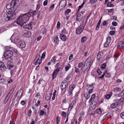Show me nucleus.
Wrapping results in <instances>:
<instances>
[{
	"label": "nucleus",
	"mask_w": 124,
	"mask_h": 124,
	"mask_svg": "<svg viewBox=\"0 0 124 124\" xmlns=\"http://www.w3.org/2000/svg\"><path fill=\"white\" fill-rule=\"evenodd\" d=\"M23 92V91L22 89H20L19 90L17 93V95L18 97H19V98H20L21 97L22 95Z\"/></svg>",
	"instance_id": "obj_18"
},
{
	"label": "nucleus",
	"mask_w": 124,
	"mask_h": 124,
	"mask_svg": "<svg viewBox=\"0 0 124 124\" xmlns=\"http://www.w3.org/2000/svg\"><path fill=\"white\" fill-rule=\"evenodd\" d=\"M52 96V94L49 93L47 94L45 97V99L46 100H49L51 98Z\"/></svg>",
	"instance_id": "obj_21"
},
{
	"label": "nucleus",
	"mask_w": 124,
	"mask_h": 124,
	"mask_svg": "<svg viewBox=\"0 0 124 124\" xmlns=\"http://www.w3.org/2000/svg\"><path fill=\"white\" fill-rule=\"evenodd\" d=\"M40 5L39 4H38L37 5L36 8L37 10L39 9Z\"/></svg>",
	"instance_id": "obj_61"
},
{
	"label": "nucleus",
	"mask_w": 124,
	"mask_h": 124,
	"mask_svg": "<svg viewBox=\"0 0 124 124\" xmlns=\"http://www.w3.org/2000/svg\"><path fill=\"white\" fill-rule=\"evenodd\" d=\"M13 40L15 42L18 44L20 41L18 38L17 37L15 38Z\"/></svg>",
	"instance_id": "obj_25"
},
{
	"label": "nucleus",
	"mask_w": 124,
	"mask_h": 124,
	"mask_svg": "<svg viewBox=\"0 0 124 124\" xmlns=\"http://www.w3.org/2000/svg\"><path fill=\"white\" fill-rule=\"evenodd\" d=\"M7 69L5 65H3L0 68V70L3 71H5Z\"/></svg>",
	"instance_id": "obj_26"
},
{
	"label": "nucleus",
	"mask_w": 124,
	"mask_h": 124,
	"mask_svg": "<svg viewBox=\"0 0 124 124\" xmlns=\"http://www.w3.org/2000/svg\"><path fill=\"white\" fill-rule=\"evenodd\" d=\"M54 39V42H57V41H58V36H56L55 37Z\"/></svg>",
	"instance_id": "obj_47"
},
{
	"label": "nucleus",
	"mask_w": 124,
	"mask_h": 124,
	"mask_svg": "<svg viewBox=\"0 0 124 124\" xmlns=\"http://www.w3.org/2000/svg\"><path fill=\"white\" fill-rule=\"evenodd\" d=\"M68 94L69 95L71 96H72V92L71 91H68Z\"/></svg>",
	"instance_id": "obj_46"
},
{
	"label": "nucleus",
	"mask_w": 124,
	"mask_h": 124,
	"mask_svg": "<svg viewBox=\"0 0 124 124\" xmlns=\"http://www.w3.org/2000/svg\"><path fill=\"white\" fill-rule=\"evenodd\" d=\"M27 14V13L20 16L17 18L16 23L21 26V25L26 23L28 21L30 18Z\"/></svg>",
	"instance_id": "obj_2"
},
{
	"label": "nucleus",
	"mask_w": 124,
	"mask_h": 124,
	"mask_svg": "<svg viewBox=\"0 0 124 124\" xmlns=\"http://www.w3.org/2000/svg\"><path fill=\"white\" fill-rule=\"evenodd\" d=\"M112 25L115 26H116L117 25V23L116 22L114 21L112 22Z\"/></svg>",
	"instance_id": "obj_56"
},
{
	"label": "nucleus",
	"mask_w": 124,
	"mask_h": 124,
	"mask_svg": "<svg viewBox=\"0 0 124 124\" xmlns=\"http://www.w3.org/2000/svg\"><path fill=\"white\" fill-rule=\"evenodd\" d=\"M91 58V57L88 58L86 60L84 64H85L86 65L89 67V66L90 65L92 61V60Z\"/></svg>",
	"instance_id": "obj_8"
},
{
	"label": "nucleus",
	"mask_w": 124,
	"mask_h": 124,
	"mask_svg": "<svg viewBox=\"0 0 124 124\" xmlns=\"http://www.w3.org/2000/svg\"><path fill=\"white\" fill-rule=\"evenodd\" d=\"M71 11V10L70 9H68L65 11V15H68L69 13H70Z\"/></svg>",
	"instance_id": "obj_29"
},
{
	"label": "nucleus",
	"mask_w": 124,
	"mask_h": 124,
	"mask_svg": "<svg viewBox=\"0 0 124 124\" xmlns=\"http://www.w3.org/2000/svg\"><path fill=\"white\" fill-rule=\"evenodd\" d=\"M115 31H110L109 33L110 34L112 35H113L115 34Z\"/></svg>",
	"instance_id": "obj_53"
},
{
	"label": "nucleus",
	"mask_w": 124,
	"mask_h": 124,
	"mask_svg": "<svg viewBox=\"0 0 124 124\" xmlns=\"http://www.w3.org/2000/svg\"><path fill=\"white\" fill-rule=\"evenodd\" d=\"M77 124V120L75 119L72 122L71 124Z\"/></svg>",
	"instance_id": "obj_49"
},
{
	"label": "nucleus",
	"mask_w": 124,
	"mask_h": 124,
	"mask_svg": "<svg viewBox=\"0 0 124 124\" xmlns=\"http://www.w3.org/2000/svg\"><path fill=\"white\" fill-rule=\"evenodd\" d=\"M74 85H71L69 87V90L70 91H72L75 87Z\"/></svg>",
	"instance_id": "obj_30"
},
{
	"label": "nucleus",
	"mask_w": 124,
	"mask_h": 124,
	"mask_svg": "<svg viewBox=\"0 0 124 124\" xmlns=\"http://www.w3.org/2000/svg\"><path fill=\"white\" fill-rule=\"evenodd\" d=\"M96 112L98 114H100L101 113L102 111L101 110V109L99 108V109H97L96 110Z\"/></svg>",
	"instance_id": "obj_39"
},
{
	"label": "nucleus",
	"mask_w": 124,
	"mask_h": 124,
	"mask_svg": "<svg viewBox=\"0 0 124 124\" xmlns=\"http://www.w3.org/2000/svg\"><path fill=\"white\" fill-rule=\"evenodd\" d=\"M109 44V43H108L107 42H106L104 44V46L105 47H107L108 46Z\"/></svg>",
	"instance_id": "obj_57"
},
{
	"label": "nucleus",
	"mask_w": 124,
	"mask_h": 124,
	"mask_svg": "<svg viewBox=\"0 0 124 124\" xmlns=\"http://www.w3.org/2000/svg\"><path fill=\"white\" fill-rule=\"evenodd\" d=\"M48 0H46L43 3V5L44 6H45L47 5V4Z\"/></svg>",
	"instance_id": "obj_60"
},
{
	"label": "nucleus",
	"mask_w": 124,
	"mask_h": 124,
	"mask_svg": "<svg viewBox=\"0 0 124 124\" xmlns=\"http://www.w3.org/2000/svg\"><path fill=\"white\" fill-rule=\"evenodd\" d=\"M84 64L83 67L81 68V70L82 71H85L87 70L89 67L86 65L85 64Z\"/></svg>",
	"instance_id": "obj_19"
},
{
	"label": "nucleus",
	"mask_w": 124,
	"mask_h": 124,
	"mask_svg": "<svg viewBox=\"0 0 124 124\" xmlns=\"http://www.w3.org/2000/svg\"><path fill=\"white\" fill-rule=\"evenodd\" d=\"M46 52H44L42 55L41 56V59L42 60V59H44L45 56V55L46 54Z\"/></svg>",
	"instance_id": "obj_31"
},
{
	"label": "nucleus",
	"mask_w": 124,
	"mask_h": 124,
	"mask_svg": "<svg viewBox=\"0 0 124 124\" xmlns=\"http://www.w3.org/2000/svg\"><path fill=\"white\" fill-rule=\"evenodd\" d=\"M18 45H19L21 48H23L25 46V42L23 41H20L18 43Z\"/></svg>",
	"instance_id": "obj_15"
},
{
	"label": "nucleus",
	"mask_w": 124,
	"mask_h": 124,
	"mask_svg": "<svg viewBox=\"0 0 124 124\" xmlns=\"http://www.w3.org/2000/svg\"><path fill=\"white\" fill-rule=\"evenodd\" d=\"M124 95V93H123V92L122 91L121 93L119 94L118 95V96L119 97H122Z\"/></svg>",
	"instance_id": "obj_45"
},
{
	"label": "nucleus",
	"mask_w": 124,
	"mask_h": 124,
	"mask_svg": "<svg viewBox=\"0 0 124 124\" xmlns=\"http://www.w3.org/2000/svg\"><path fill=\"white\" fill-rule=\"evenodd\" d=\"M6 8L8 9H14V7H12V2H11V3H8L6 6Z\"/></svg>",
	"instance_id": "obj_16"
},
{
	"label": "nucleus",
	"mask_w": 124,
	"mask_h": 124,
	"mask_svg": "<svg viewBox=\"0 0 124 124\" xmlns=\"http://www.w3.org/2000/svg\"><path fill=\"white\" fill-rule=\"evenodd\" d=\"M46 112H44V111L42 110H40L39 112V115L40 116H42L44 114H46Z\"/></svg>",
	"instance_id": "obj_36"
},
{
	"label": "nucleus",
	"mask_w": 124,
	"mask_h": 124,
	"mask_svg": "<svg viewBox=\"0 0 124 124\" xmlns=\"http://www.w3.org/2000/svg\"><path fill=\"white\" fill-rule=\"evenodd\" d=\"M62 33L64 34H67V31L66 30V29L65 28H64L63 30H62Z\"/></svg>",
	"instance_id": "obj_42"
},
{
	"label": "nucleus",
	"mask_w": 124,
	"mask_h": 124,
	"mask_svg": "<svg viewBox=\"0 0 124 124\" xmlns=\"http://www.w3.org/2000/svg\"><path fill=\"white\" fill-rule=\"evenodd\" d=\"M108 23V21H104L103 23V25L104 26H106L107 25Z\"/></svg>",
	"instance_id": "obj_52"
},
{
	"label": "nucleus",
	"mask_w": 124,
	"mask_h": 124,
	"mask_svg": "<svg viewBox=\"0 0 124 124\" xmlns=\"http://www.w3.org/2000/svg\"><path fill=\"white\" fill-rule=\"evenodd\" d=\"M84 96L85 97L86 99H87L89 98L90 97V95L89 93H85L84 94Z\"/></svg>",
	"instance_id": "obj_23"
},
{
	"label": "nucleus",
	"mask_w": 124,
	"mask_h": 124,
	"mask_svg": "<svg viewBox=\"0 0 124 124\" xmlns=\"http://www.w3.org/2000/svg\"><path fill=\"white\" fill-rule=\"evenodd\" d=\"M111 38L110 37H108L107 38L106 42L108 43L109 44L111 41Z\"/></svg>",
	"instance_id": "obj_33"
},
{
	"label": "nucleus",
	"mask_w": 124,
	"mask_h": 124,
	"mask_svg": "<svg viewBox=\"0 0 124 124\" xmlns=\"http://www.w3.org/2000/svg\"><path fill=\"white\" fill-rule=\"evenodd\" d=\"M32 112V111L31 109H29L28 110V115L29 117H30L31 116V113Z\"/></svg>",
	"instance_id": "obj_48"
},
{
	"label": "nucleus",
	"mask_w": 124,
	"mask_h": 124,
	"mask_svg": "<svg viewBox=\"0 0 124 124\" xmlns=\"http://www.w3.org/2000/svg\"><path fill=\"white\" fill-rule=\"evenodd\" d=\"M82 16L80 13H79L77 16L76 20L79 22H80L81 20Z\"/></svg>",
	"instance_id": "obj_13"
},
{
	"label": "nucleus",
	"mask_w": 124,
	"mask_h": 124,
	"mask_svg": "<svg viewBox=\"0 0 124 124\" xmlns=\"http://www.w3.org/2000/svg\"><path fill=\"white\" fill-rule=\"evenodd\" d=\"M61 118L60 117H58L57 119V124H60V122Z\"/></svg>",
	"instance_id": "obj_44"
},
{
	"label": "nucleus",
	"mask_w": 124,
	"mask_h": 124,
	"mask_svg": "<svg viewBox=\"0 0 124 124\" xmlns=\"http://www.w3.org/2000/svg\"><path fill=\"white\" fill-rule=\"evenodd\" d=\"M42 60H40L39 59V58L35 62V65H37L38 64H40Z\"/></svg>",
	"instance_id": "obj_22"
},
{
	"label": "nucleus",
	"mask_w": 124,
	"mask_h": 124,
	"mask_svg": "<svg viewBox=\"0 0 124 124\" xmlns=\"http://www.w3.org/2000/svg\"><path fill=\"white\" fill-rule=\"evenodd\" d=\"M118 104V103L117 102L113 103L111 105L110 107L112 109L116 107Z\"/></svg>",
	"instance_id": "obj_20"
},
{
	"label": "nucleus",
	"mask_w": 124,
	"mask_h": 124,
	"mask_svg": "<svg viewBox=\"0 0 124 124\" xmlns=\"http://www.w3.org/2000/svg\"><path fill=\"white\" fill-rule=\"evenodd\" d=\"M85 3V1H84V2L83 3H82V5L80 6H79L78 7V11L79 10H80V9H81L83 7V6L84 5Z\"/></svg>",
	"instance_id": "obj_38"
},
{
	"label": "nucleus",
	"mask_w": 124,
	"mask_h": 124,
	"mask_svg": "<svg viewBox=\"0 0 124 124\" xmlns=\"http://www.w3.org/2000/svg\"><path fill=\"white\" fill-rule=\"evenodd\" d=\"M104 73L105 74V76L106 77L109 78L110 77V75L108 73L105 72V73Z\"/></svg>",
	"instance_id": "obj_43"
},
{
	"label": "nucleus",
	"mask_w": 124,
	"mask_h": 124,
	"mask_svg": "<svg viewBox=\"0 0 124 124\" xmlns=\"http://www.w3.org/2000/svg\"><path fill=\"white\" fill-rule=\"evenodd\" d=\"M103 55V53L102 52H99L97 56V59L99 60L100 58H101V56Z\"/></svg>",
	"instance_id": "obj_14"
},
{
	"label": "nucleus",
	"mask_w": 124,
	"mask_h": 124,
	"mask_svg": "<svg viewBox=\"0 0 124 124\" xmlns=\"http://www.w3.org/2000/svg\"><path fill=\"white\" fill-rule=\"evenodd\" d=\"M83 64L82 62H80L78 64V67L79 68H81L83 66Z\"/></svg>",
	"instance_id": "obj_51"
},
{
	"label": "nucleus",
	"mask_w": 124,
	"mask_h": 124,
	"mask_svg": "<svg viewBox=\"0 0 124 124\" xmlns=\"http://www.w3.org/2000/svg\"><path fill=\"white\" fill-rule=\"evenodd\" d=\"M25 104V102L24 101H22L21 102V104L23 105H24Z\"/></svg>",
	"instance_id": "obj_62"
},
{
	"label": "nucleus",
	"mask_w": 124,
	"mask_h": 124,
	"mask_svg": "<svg viewBox=\"0 0 124 124\" xmlns=\"http://www.w3.org/2000/svg\"><path fill=\"white\" fill-rule=\"evenodd\" d=\"M88 90V93H89V94L90 93H92L93 91V89L92 88L89 89Z\"/></svg>",
	"instance_id": "obj_59"
},
{
	"label": "nucleus",
	"mask_w": 124,
	"mask_h": 124,
	"mask_svg": "<svg viewBox=\"0 0 124 124\" xmlns=\"http://www.w3.org/2000/svg\"><path fill=\"white\" fill-rule=\"evenodd\" d=\"M121 117L123 119H124V112L121 113L120 115Z\"/></svg>",
	"instance_id": "obj_58"
},
{
	"label": "nucleus",
	"mask_w": 124,
	"mask_h": 124,
	"mask_svg": "<svg viewBox=\"0 0 124 124\" xmlns=\"http://www.w3.org/2000/svg\"><path fill=\"white\" fill-rule=\"evenodd\" d=\"M62 115L63 116L65 117L66 116V113L64 111H62Z\"/></svg>",
	"instance_id": "obj_63"
},
{
	"label": "nucleus",
	"mask_w": 124,
	"mask_h": 124,
	"mask_svg": "<svg viewBox=\"0 0 124 124\" xmlns=\"http://www.w3.org/2000/svg\"><path fill=\"white\" fill-rule=\"evenodd\" d=\"M112 2H108L107 4V6L109 7H113L114 6V5L113 4H112Z\"/></svg>",
	"instance_id": "obj_28"
},
{
	"label": "nucleus",
	"mask_w": 124,
	"mask_h": 124,
	"mask_svg": "<svg viewBox=\"0 0 124 124\" xmlns=\"http://www.w3.org/2000/svg\"><path fill=\"white\" fill-rule=\"evenodd\" d=\"M106 64L105 63H104L102 64L101 65V68L103 69H104L106 67Z\"/></svg>",
	"instance_id": "obj_50"
},
{
	"label": "nucleus",
	"mask_w": 124,
	"mask_h": 124,
	"mask_svg": "<svg viewBox=\"0 0 124 124\" xmlns=\"http://www.w3.org/2000/svg\"><path fill=\"white\" fill-rule=\"evenodd\" d=\"M84 27L85 26L83 24H81L77 29L76 31V34H80L82 32Z\"/></svg>",
	"instance_id": "obj_6"
},
{
	"label": "nucleus",
	"mask_w": 124,
	"mask_h": 124,
	"mask_svg": "<svg viewBox=\"0 0 124 124\" xmlns=\"http://www.w3.org/2000/svg\"><path fill=\"white\" fill-rule=\"evenodd\" d=\"M11 48H10L9 49L7 48L5 52L4 53V55L5 58L6 59L12 57L13 55V52L11 50Z\"/></svg>",
	"instance_id": "obj_3"
},
{
	"label": "nucleus",
	"mask_w": 124,
	"mask_h": 124,
	"mask_svg": "<svg viewBox=\"0 0 124 124\" xmlns=\"http://www.w3.org/2000/svg\"><path fill=\"white\" fill-rule=\"evenodd\" d=\"M56 56H54L51 59V60L52 63H53L54 64L55 63V61L56 60Z\"/></svg>",
	"instance_id": "obj_27"
},
{
	"label": "nucleus",
	"mask_w": 124,
	"mask_h": 124,
	"mask_svg": "<svg viewBox=\"0 0 124 124\" xmlns=\"http://www.w3.org/2000/svg\"><path fill=\"white\" fill-rule=\"evenodd\" d=\"M61 85L60 86V87L61 90L62 91L64 89L68 86L67 82H65L62 81L61 83Z\"/></svg>",
	"instance_id": "obj_11"
},
{
	"label": "nucleus",
	"mask_w": 124,
	"mask_h": 124,
	"mask_svg": "<svg viewBox=\"0 0 124 124\" xmlns=\"http://www.w3.org/2000/svg\"><path fill=\"white\" fill-rule=\"evenodd\" d=\"M10 97V96L8 95L6 96L4 101V104H6L7 103Z\"/></svg>",
	"instance_id": "obj_24"
},
{
	"label": "nucleus",
	"mask_w": 124,
	"mask_h": 124,
	"mask_svg": "<svg viewBox=\"0 0 124 124\" xmlns=\"http://www.w3.org/2000/svg\"><path fill=\"white\" fill-rule=\"evenodd\" d=\"M14 91L13 89H11L9 91L7 95L10 97L12 93Z\"/></svg>",
	"instance_id": "obj_40"
},
{
	"label": "nucleus",
	"mask_w": 124,
	"mask_h": 124,
	"mask_svg": "<svg viewBox=\"0 0 124 124\" xmlns=\"http://www.w3.org/2000/svg\"><path fill=\"white\" fill-rule=\"evenodd\" d=\"M111 96V95L110 94H108L105 95L104 97V98L105 99H109Z\"/></svg>",
	"instance_id": "obj_35"
},
{
	"label": "nucleus",
	"mask_w": 124,
	"mask_h": 124,
	"mask_svg": "<svg viewBox=\"0 0 124 124\" xmlns=\"http://www.w3.org/2000/svg\"><path fill=\"white\" fill-rule=\"evenodd\" d=\"M113 90L116 92H119L121 90V88H120L116 87L114 88Z\"/></svg>",
	"instance_id": "obj_32"
},
{
	"label": "nucleus",
	"mask_w": 124,
	"mask_h": 124,
	"mask_svg": "<svg viewBox=\"0 0 124 124\" xmlns=\"http://www.w3.org/2000/svg\"><path fill=\"white\" fill-rule=\"evenodd\" d=\"M46 29L45 28L43 29V31L42 32V33L43 34L46 33Z\"/></svg>",
	"instance_id": "obj_64"
},
{
	"label": "nucleus",
	"mask_w": 124,
	"mask_h": 124,
	"mask_svg": "<svg viewBox=\"0 0 124 124\" xmlns=\"http://www.w3.org/2000/svg\"><path fill=\"white\" fill-rule=\"evenodd\" d=\"M59 65V63H58L55 66V68H57L55 70H54L52 74V76L53 80L56 78L57 74L60 70V68L58 67Z\"/></svg>",
	"instance_id": "obj_4"
},
{
	"label": "nucleus",
	"mask_w": 124,
	"mask_h": 124,
	"mask_svg": "<svg viewBox=\"0 0 124 124\" xmlns=\"http://www.w3.org/2000/svg\"><path fill=\"white\" fill-rule=\"evenodd\" d=\"M97 0H90V3H96Z\"/></svg>",
	"instance_id": "obj_54"
},
{
	"label": "nucleus",
	"mask_w": 124,
	"mask_h": 124,
	"mask_svg": "<svg viewBox=\"0 0 124 124\" xmlns=\"http://www.w3.org/2000/svg\"><path fill=\"white\" fill-rule=\"evenodd\" d=\"M40 11L37 10L30 11L29 12L27 13V14L28 15V16L30 18V17L31 16L33 17L34 16H35L38 15V14H39V13H40Z\"/></svg>",
	"instance_id": "obj_5"
},
{
	"label": "nucleus",
	"mask_w": 124,
	"mask_h": 124,
	"mask_svg": "<svg viewBox=\"0 0 124 124\" xmlns=\"http://www.w3.org/2000/svg\"><path fill=\"white\" fill-rule=\"evenodd\" d=\"M60 22L58 21L57 22V29H58L59 28L60 25Z\"/></svg>",
	"instance_id": "obj_55"
},
{
	"label": "nucleus",
	"mask_w": 124,
	"mask_h": 124,
	"mask_svg": "<svg viewBox=\"0 0 124 124\" xmlns=\"http://www.w3.org/2000/svg\"><path fill=\"white\" fill-rule=\"evenodd\" d=\"M60 37L62 40L63 41H65L66 40L67 37L66 36L63 34H60Z\"/></svg>",
	"instance_id": "obj_17"
},
{
	"label": "nucleus",
	"mask_w": 124,
	"mask_h": 124,
	"mask_svg": "<svg viewBox=\"0 0 124 124\" xmlns=\"http://www.w3.org/2000/svg\"><path fill=\"white\" fill-rule=\"evenodd\" d=\"M5 81H6L5 79L2 78L0 79V83L3 84L5 83Z\"/></svg>",
	"instance_id": "obj_41"
},
{
	"label": "nucleus",
	"mask_w": 124,
	"mask_h": 124,
	"mask_svg": "<svg viewBox=\"0 0 124 124\" xmlns=\"http://www.w3.org/2000/svg\"><path fill=\"white\" fill-rule=\"evenodd\" d=\"M117 47L120 49H123L124 47V40L119 42L117 45Z\"/></svg>",
	"instance_id": "obj_10"
},
{
	"label": "nucleus",
	"mask_w": 124,
	"mask_h": 124,
	"mask_svg": "<svg viewBox=\"0 0 124 124\" xmlns=\"http://www.w3.org/2000/svg\"><path fill=\"white\" fill-rule=\"evenodd\" d=\"M19 1L18 0H12V5L14 7V9L13 11H9L6 12L4 14L3 17L6 21H9L14 19L16 17V15L14 13V11L19 5Z\"/></svg>",
	"instance_id": "obj_1"
},
{
	"label": "nucleus",
	"mask_w": 124,
	"mask_h": 124,
	"mask_svg": "<svg viewBox=\"0 0 124 124\" xmlns=\"http://www.w3.org/2000/svg\"><path fill=\"white\" fill-rule=\"evenodd\" d=\"M54 7V4H53L50 7L49 9V11H51L53 9Z\"/></svg>",
	"instance_id": "obj_37"
},
{
	"label": "nucleus",
	"mask_w": 124,
	"mask_h": 124,
	"mask_svg": "<svg viewBox=\"0 0 124 124\" xmlns=\"http://www.w3.org/2000/svg\"><path fill=\"white\" fill-rule=\"evenodd\" d=\"M93 84H92L91 85H90L89 84H88L87 85V86L88 87V88H87V90H88L89 89H91L92 88H93Z\"/></svg>",
	"instance_id": "obj_34"
},
{
	"label": "nucleus",
	"mask_w": 124,
	"mask_h": 124,
	"mask_svg": "<svg viewBox=\"0 0 124 124\" xmlns=\"http://www.w3.org/2000/svg\"><path fill=\"white\" fill-rule=\"evenodd\" d=\"M7 66L8 69L10 70H13L12 68L14 67L13 63L10 61H8L7 63Z\"/></svg>",
	"instance_id": "obj_7"
},
{
	"label": "nucleus",
	"mask_w": 124,
	"mask_h": 124,
	"mask_svg": "<svg viewBox=\"0 0 124 124\" xmlns=\"http://www.w3.org/2000/svg\"><path fill=\"white\" fill-rule=\"evenodd\" d=\"M76 102L75 101H73L69 105L68 110L70 109V111L72 108H75L76 107Z\"/></svg>",
	"instance_id": "obj_9"
},
{
	"label": "nucleus",
	"mask_w": 124,
	"mask_h": 124,
	"mask_svg": "<svg viewBox=\"0 0 124 124\" xmlns=\"http://www.w3.org/2000/svg\"><path fill=\"white\" fill-rule=\"evenodd\" d=\"M32 24V22H30L28 24H26L24 25L23 27V28H27L30 30L32 28L31 26Z\"/></svg>",
	"instance_id": "obj_12"
}]
</instances>
